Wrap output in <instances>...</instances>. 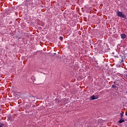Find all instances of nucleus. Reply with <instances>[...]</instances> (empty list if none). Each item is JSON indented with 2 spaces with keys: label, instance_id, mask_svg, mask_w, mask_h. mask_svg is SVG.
<instances>
[{
  "label": "nucleus",
  "instance_id": "obj_1",
  "mask_svg": "<svg viewBox=\"0 0 127 127\" xmlns=\"http://www.w3.org/2000/svg\"><path fill=\"white\" fill-rule=\"evenodd\" d=\"M116 14L117 16H119V17H121V18H124V21L127 20V15L124 14L123 12H121L119 10H118L116 12Z\"/></svg>",
  "mask_w": 127,
  "mask_h": 127
},
{
  "label": "nucleus",
  "instance_id": "obj_2",
  "mask_svg": "<svg viewBox=\"0 0 127 127\" xmlns=\"http://www.w3.org/2000/svg\"><path fill=\"white\" fill-rule=\"evenodd\" d=\"M117 58H119V62L121 63V64H123L124 62H125V55H119V56H116Z\"/></svg>",
  "mask_w": 127,
  "mask_h": 127
},
{
  "label": "nucleus",
  "instance_id": "obj_3",
  "mask_svg": "<svg viewBox=\"0 0 127 127\" xmlns=\"http://www.w3.org/2000/svg\"><path fill=\"white\" fill-rule=\"evenodd\" d=\"M29 97V100L30 101H31V102H34V101H35V97L32 96L31 94H30Z\"/></svg>",
  "mask_w": 127,
  "mask_h": 127
},
{
  "label": "nucleus",
  "instance_id": "obj_4",
  "mask_svg": "<svg viewBox=\"0 0 127 127\" xmlns=\"http://www.w3.org/2000/svg\"><path fill=\"white\" fill-rule=\"evenodd\" d=\"M90 100H97V99H99V97H98V96H95V95H92L90 96Z\"/></svg>",
  "mask_w": 127,
  "mask_h": 127
},
{
  "label": "nucleus",
  "instance_id": "obj_5",
  "mask_svg": "<svg viewBox=\"0 0 127 127\" xmlns=\"http://www.w3.org/2000/svg\"><path fill=\"white\" fill-rule=\"evenodd\" d=\"M121 37L122 39H125V38H127V35H126L125 34H122L121 35Z\"/></svg>",
  "mask_w": 127,
  "mask_h": 127
},
{
  "label": "nucleus",
  "instance_id": "obj_6",
  "mask_svg": "<svg viewBox=\"0 0 127 127\" xmlns=\"http://www.w3.org/2000/svg\"><path fill=\"white\" fill-rule=\"evenodd\" d=\"M123 123H125V119L120 118V121L118 122V124H123Z\"/></svg>",
  "mask_w": 127,
  "mask_h": 127
},
{
  "label": "nucleus",
  "instance_id": "obj_7",
  "mask_svg": "<svg viewBox=\"0 0 127 127\" xmlns=\"http://www.w3.org/2000/svg\"><path fill=\"white\" fill-rule=\"evenodd\" d=\"M118 84H115V85H112V88H113L114 89H115V90H118V87H117V85Z\"/></svg>",
  "mask_w": 127,
  "mask_h": 127
},
{
  "label": "nucleus",
  "instance_id": "obj_8",
  "mask_svg": "<svg viewBox=\"0 0 127 127\" xmlns=\"http://www.w3.org/2000/svg\"><path fill=\"white\" fill-rule=\"evenodd\" d=\"M124 112H123V111L121 113H120V115L121 116V118L120 119H124Z\"/></svg>",
  "mask_w": 127,
  "mask_h": 127
},
{
  "label": "nucleus",
  "instance_id": "obj_9",
  "mask_svg": "<svg viewBox=\"0 0 127 127\" xmlns=\"http://www.w3.org/2000/svg\"><path fill=\"white\" fill-rule=\"evenodd\" d=\"M55 103H56L57 104H58V103H59V99H55Z\"/></svg>",
  "mask_w": 127,
  "mask_h": 127
},
{
  "label": "nucleus",
  "instance_id": "obj_10",
  "mask_svg": "<svg viewBox=\"0 0 127 127\" xmlns=\"http://www.w3.org/2000/svg\"><path fill=\"white\" fill-rule=\"evenodd\" d=\"M0 127H4V124L0 122Z\"/></svg>",
  "mask_w": 127,
  "mask_h": 127
},
{
  "label": "nucleus",
  "instance_id": "obj_11",
  "mask_svg": "<svg viewBox=\"0 0 127 127\" xmlns=\"http://www.w3.org/2000/svg\"><path fill=\"white\" fill-rule=\"evenodd\" d=\"M33 0H26L27 3H28L29 1H32Z\"/></svg>",
  "mask_w": 127,
  "mask_h": 127
},
{
  "label": "nucleus",
  "instance_id": "obj_12",
  "mask_svg": "<svg viewBox=\"0 0 127 127\" xmlns=\"http://www.w3.org/2000/svg\"><path fill=\"white\" fill-rule=\"evenodd\" d=\"M60 40H61L62 41V40H63V37L60 36Z\"/></svg>",
  "mask_w": 127,
  "mask_h": 127
},
{
  "label": "nucleus",
  "instance_id": "obj_13",
  "mask_svg": "<svg viewBox=\"0 0 127 127\" xmlns=\"http://www.w3.org/2000/svg\"><path fill=\"white\" fill-rule=\"evenodd\" d=\"M114 84L115 85H117V82H116V81H114Z\"/></svg>",
  "mask_w": 127,
  "mask_h": 127
},
{
  "label": "nucleus",
  "instance_id": "obj_14",
  "mask_svg": "<svg viewBox=\"0 0 127 127\" xmlns=\"http://www.w3.org/2000/svg\"><path fill=\"white\" fill-rule=\"evenodd\" d=\"M12 23V21H10L9 23V24H11Z\"/></svg>",
  "mask_w": 127,
  "mask_h": 127
},
{
  "label": "nucleus",
  "instance_id": "obj_15",
  "mask_svg": "<svg viewBox=\"0 0 127 127\" xmlns=\"http://www.w3.org/2000/svg\"><path fill=\"white\" fill-rule=\"evenodd\" d=\"M125 114H126V116H127V112H126Z\"/></svg>",
  "mask_w": 127,
  "mask_h": 127
},
{
  "label": "nucleus",
  "instance_id": "obj_16",
  "mask_svg": "<svg viewBox=\"0 0 127 127\" xmlns=\"http://www.w3.org/2000/svg\"><path fill=\"white\" fill-rule=\"evenodd\" d=\"M35 107H36L35 105H33V108H35Z\"/></svg>",
  "mask_w": 127,
  "mask_h": 127
},
{
  "label": "nucleus",
  "instance_id": "obj_17",
  "mask_svg": "<svg viewBox=\"0 0 127 127\" xmlns=\"http://www.w3.org/2000/svg\"><path fill=\"white\" fill-rule=\"evenodd\" d=\"M56 53H55V55H56Z\"/></svg>",
  "mask_w": 127,
  "mask_h": 127
},
{
  "label": "nucleus",
  "instance_id": "obj_18",
  "mask_svg": "<svg viewBox=\"0 0 127 127\" xmlns=\"http://www.w3.org/2000/svg\"><path fill=\"white\" fill-rule=\"evenodd\" d=\"M126 76H127V75Z\"/></svg>",
  "mask_w": 127,
  "mask_h": 127
}]
</instances>
